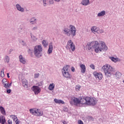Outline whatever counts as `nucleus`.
I'll return each mask as SVG.
<instances>
[{
  "label": "nucleus",
  "instance_id": "obj_1",
  "mask_svg": "<svg viewBox=\"0 0 124 124\" xmlns=\"http://www.w3.org/2000/svg\"><path fill=\"white\" fill-rule=\"evenodd\" d=\"M86 47L88 50H91V49L93 48L95 53H99L102 50L103 51H107L108 49V47L103 41H100L99 43L97 41H93L88 45Z\"/></svg>",
  "mask_w": 124,
  "mask_h": 124
},
{
  "label": "nucleus",
  "instance_id": "obj_2",
  "mask_svg": "<svg viewBox=\"0 0 124 124\" xmlns=\"http://www.w3.org/2000/svg\"><path fill=\"white\" fill-rule=\"evenodd\" d=\"M76 27L73 25H70V30L67 28L64 29L63 31L64 34L67 36H75L76 35Z\"/></svg>",
  "mask_w": 124,
  "mask_h": 124
},
{
  "label": "nucleus",
  "instance_id": "obj_3",
  "mask_svg": "<svg viewBox=\"0 0 124 124\" xmlns=\"http://www.w3.org/2000/svg\"><path fill=\"white\" fill-rule=\"evenodd\" d=\"M102 69L107 77H110L113 71V67L109 64H106L102 67Z\"/></svg>",
  "mask_w": 124,
  "mask_h": 124
},
{
  "label": "nucleus",
  "instance_id": "obj_4",
  "mask_svg": "<svg viewBox=\"0 0 124 124\" xmlns=\"http://www.w3.org/2000/svg\"><path fill=\"white\" fill-rule=\"evenodd\" d=\"M42 46L41 45L36 46L34 48V54L37 58L42 56Z\"/></svg>",
  "mask_w": 124,
  "mask_h": 124
},
{
  "label": "nucleus",
  "instance_id": "obj_5",
  "mask_svg": "<svg viewBox=\"0 0 124 124\" xmlns=\"http://www.w3.org/2000/svg\"><path fill=\"white\" fill-rule=\"evenodd\" d=\"M69 68V65L65 66L62 69V75L65 78H68V79H70L72 76L68 72V69Z\"/></svg>",
  "mask_w": 124,
  "mask_h": 124
},
{
  "label": "nucleus",
  "instance_id": "obj_6",
  "mask_svg": "<svg viewBox=\"0 0 124 124\" xmlns=\"http://www.w3.org/2000/svg\"><path fill=\"white\" fill-rule=\"evenodd\" d=\"M30 113L34 116H36L37 117H40L43 115V111H42L39 109L37 108H31L29 110Z\"/></svg>",
  "mask_w": 124,
  "mask_h": 124
},
{
  "label": "nucleus",
  "instance_id": "obj_7",
  "mask_svg": "<svg viewBox=\"0 0 124 124\" xmlns=\"http://www.w3.org/2000/svg\"><path fill=\"white\" fill-rule=\"evenodd\" d=\"M66 49L69 50L70 51L74 52L76 48L75 47V45L73 43V42L71 40H69L66 46Z\"/></svg>",
  "mask_w": 124,
  "mask_h": 124
},
{
  "label": "nucleus",
  "instance_id": "obj_8",
  "mask_svg": "<svg viewBox=\"0 0 124 124\" xmlns=\"http://www.w3.org/2000/svg\"><path fill=\"white\" fill-rule=\"evenodd\" d=\"M86 105H95L96 101L93 98L90 97H85Z\"/></svg>",
  "mask_w": 124,
  "mask_h": 124
},
{
  "label": "nucleus",
  "instance_id": "obj_9",
  "mask_svg": "<svg viewBox=\"0 0 124 124\" xmlns=\"http://www.w3.org/2000/svg\"><path fill=\"white\" fill-rule=\"evenodd\" d=\"M70 104L71 105H75L76 106H78V105H80V99L75 97H72L71 98Z\"/></svg>",
  "mask_w": 124,
  "mask_h": 124
},
{
  "label": "nucleus",
  "instance_id": "obj_10",
  "mask_svg": "<svg viewBox=\"0 0 124 124\" xmlns=\"http://www.w3.org/2000/svg\"><path fill=\"white\" fill-rule=\"evenodd\" d=\"M16 7L18 11H19V12H21V13H24L25 11H26V12H28L29 10L27 9V8L26 7H23L20 5L19 4H16Z\"/></svg>",
  "mask_w": 124,
  "mask_h": 124
},
{
  "label": "nucleus",
  "instance_id": "obj_11",
  "mask_svg": "<svg viewBox=\"0 0 124 124\" xmlns=\"http://www.w3.org/2000/svg\"><path fill=\"white\" fill-rule=\"evenodd\" d=\"M93 75L96 79H98V80H102L103 78V74L100 72H94Z\"/></svg>",
  "mask_w": 124,
  "mask_h": 124
},
{
  "label": "nucleus",
  "instance_id": "obj_12",
  "mask_svg": "<svg viewBox=\"0 0 124 124\" xmlns=\"http://www.w3.org/2000/svg\"><path fill=\"white\" fill-rule=\"evenodd\" d=\"M31 90L35 94H38L41 92V88L37 86H33Z\"/></svg>",
  "mask_w": 124,
  "mask_h": 124
},
{
  "label": "nucleus",
  "instance_id": "obj_13",
  "mask_svg": "<svg viewBox=\"0 0 124 124\" xmlns=\"http://www.w3.org/2000/svg\"><path fill=\"white\" fill-rule=\"evenodd\" d=\"M79 104H82V105H87L85 97H80L79 98Z\"/></svg>",
  "mask_w": 124,
  "mask_h": 124
},
{
  "label": "nucleus",
  "instance_id": "obj_14",
  "mask_svg": "<svg viewBox=\"0 0 124 124\" xmlns=\"http://www.w3.org/2000/svg\"><path fill=\"white\" fill-rule=\"evenodd\" d=\"M80 67L81 73H85V72H86V65H85V64H80Z\"/></svg>",
  "mask_w": 124,
  "mask_h": 124
},
{
  "label": "nucleus",
  "instance_id": "obj_15",
  "mask_svg": "<svg viewBox=\"0 0 124 124\" xmlns=\"http://www.w3.org/2000/svg\"><path fill=\"white\" fill-rule=\"evenodd\" d=\"M6 123V120H5V117L3 115H0V124H5Z\"/></svg>",
  "mask_w": 124,
  "mask_h": 124
},
{
  "label": "nucleus",
  "instance_id": "obj_16",
  "mask_svg": "<svg viewBox=\"0 0 124 124\" xmlns=\"http://www.w3.org/2000/svg\"><path fill=\"white\" fill-rule=\"evenodd\" d=\"M98 31V27H96V26H93L91 28V31L93 32V33H97Z\"/></svg>",
  "mask_w": 124,
  "mask_h": 124
},
{
  "label": "nucleus",
  "instance_id": "obj_17",
  "mask_svg": "<svg viewBox=\"0 0 124 124\" xmlns=\"http://www.w3.org/2000/svg\"><path fill=\"white\" fill-rule=\"evenodd\" d=\"M19 61L22 63H23L25 64L26 63V59H25V58L23 57V56L22 55H20L19 57Z\"/></svg>",
  "mask_w": 124,
  "mask_h": 124
},
{
  "label": "nucleus",
  "instance_id": "obj_18",
  "mask_svg": "<svg viewBox=\"0 0 124 124\" xmlns=\"http://www.w3.org/2000/svg\"><path fill=\"white\" fill-rule=\"evenodd\" d=\"M81 4H82V5H84L85 6L89 5V4H90V0H82Z\"/></svg>",
  "mask_w": 124,
  "mask_h": 124
},
{
  "label": "nucleus",
  "instance_id": "obj_19",
  "mask_svg": "<svg viewBox=\"0 0 124 124\" xmlns=\"http://www.w3.org/2000/svg\"><path fill=\"white\" fill-rule=\"evenodd\" d=\"M54 101L55 103H57L58 104H64V101L62 100L54 99Z\"/></svg>",
  "mask_w": 124,
  "mask_h": 124
},
{
  "label": "nucleus",
  "instance_id": "obj_20",
  "mask_svg": "<svg viewBox=\"0 0 124 124\" xmlns=\"http://www.w3.org/2000/svg\"><path fill=\"white\" fill-rule=\"evenodd\" d=\"M52 52H53V43H51L49 44V46L47 53L51 54Z\"/></svg>",
  "mask_w": 124,
  "mask_h": 124
},
{
  "label": "nucleus",
  "instance_id": "obj_21",
  "mask_svg": "<svg viewBox=\"0 0 124 124\" xmlns=\"http://www.w3.org/2000/svg\"><path fill=\"white\" fill-rule=\"evenodd\" d=\"M22 86H23V87H26V86H28V85H29V82L26 78H24L22 79Z\"/></svg>",
  "mask_w": 124,
  "mask_h": 124
},
{
  "label": "nucleus",
  "instance_id": "obj_22",
  "mask_svg": "<svg viewBox=\"0 0 124 124\" xmlns=\"http://www.w3.org/2000/svg\"><path fill=\"white\" fill-rule=\"evenodd\" d=\"M109 59L114 62H121V60L118 58H115L113 57H109Z\"/></svg>",
  "mask_w": 124,
  "mask_h": 124
},
{
  "label": "nucleus",
  "instance_id": "obj_23",
  "mask_svg": "<svg viewBox=\"0 0 124 124\" xmlns=\"http://www.w3.org/2000/svg\"><path fill=\"white\" fill-rule=\"evenodd\" d=\"M54 89H55V84L54 83H51L49 85L48 90H49V91H53V90Z\"/></svg>",
  "mask_w": 124,
  "mask_h": 124
},
{
  "label": "nucleus",
  "instance_id": "obj_24",
  "mask_svg": "<svg viewBox=\"0 0 124 124\" xmlns=\"http://www.w3.org/2000/svg\"><path fill=\"white\" fill-rule=\"evenodd\" d=\"M0 111L1 112L2 115H6L5 113V109H4V108L2 107H0Z\"/></svg>",
  "mask_w": 124,
  "mask_h": 124
},
{
  "label": "nucleus",
  "instance_id": "obj_25",
  "mask_svg": "<svg viewBox=\"0 0 124 124\" xmlns=\"http://www.w3.org/2000/svg\"><path fill=\"white\" fill-rule=\"evenodd\" d=\"M122 74L120 72H117L115 74V77L116 78H120L121 77H122Z\"/></svg>",
  "mask_w": 124,
  "mask_h": 124
},
{
  "label": "nucleus",
  "instance_id": "obj_26",
  "mask_svg": "<svg viewBox=\"0 0 124 124\" xmlns=\"http://www.w3.org/2000/svg\"><path fill=\"white\" fill-rule=\"evenodd\" d=\"M106 14V12H105V11H102L100 13H99L98 14L97 16H104V15H105Z\"/></svg>",
  "mask_w": 124,
  "mask_h": 124
},
{
  "label": "nucleus",
  "instance_id": "obj_27",
  "mask_svg": "<svg viewBox=\"0 0 124 124\" xmlns=\"http://www.w3.org/2000/svg\"><path fill=\"white\" fill-rule=\"evenodd\" d=\"M43 3L44 6H46L49 3V0H43Z\"/></svg>",
  "mask_w": 124,
  "mask_h": 124
},
{
  "label": "nucleus",
  "instance_id": "obj_28",
  "mask_svg": "<svg viewBox=\"0 0 124 124\" xmlns=\"http://www.w3.org/2000/svg\"><path fill=\"white\" fill-rule=\"evenodd\" d=\"M10 117L13 119L14 122H15V121H16V120H18V118L17 117V116H16V115H12L10 116Z\"/></svg>",
  "mask_w": 124,
  "mask_h": 124
},
{
  "label": "nucleus",
  "instance_id": "obj_29",
  "mask_svg": "<svg viewBox=\"0 0 124 124\" xmlns=\"http://www.w3.org/2000/svg\"><path fill=\"white\" fill-rule=\"evenodd\" d=\"M31 38L32 40H33V41H36V40H37V38H36V37L32 34H31Z\"/></svg>",
  "mask_w": 124,
  "mask_h": 124
},
{
  "label": "nucleus",
  "instance_id": "obj_30",
  "mask_svg": "<svg viewBox=\"0 0 124 124\" xmlns=\"http://www.w3.org/2000/svg\"><path fill=\"white\" fill-rule=\"evenodd\" d=\"M9 61H10L9 57L8 56H6L4 60L5 62L8 63L9 62Z\"/></svg>",
  "mask_w": 124,
  "mask_h": 124
},
{
  "label": "nucleus",
  "instance_id": "obj_31",
  "mask_svg": "<svg viewBox=\"0 0 124 124\" xmlns=\"http://www.w3.org/2000/svg\"><path fill=\"white\" fill-rule=\"evenodd\" d=\"M2 83L3 85H4V84L8 83V81H7V79H6V78H3L2 79Z\"/></svg>",
  "mask_w": 124,
  "mask_h": 124
},
{
  "label": "nucleus",
  "instance_id": "obj_32",
  "mask_svg": "<svg viewBox=\"0 0 124 124\" xmlns=\"http://www.w3.org/2000/svg\"><path fill=\"white\" fill-rule=\"evenodd\" d=\"M103 32H104V31H103L102 29H99V28H98V30L97 32V33H103Z\"/></svg>",
  "mask_w": 124,
  "mask_h": 124
},
{
  "label": "nucleus",
  "instance_id": "obj_33",
  "mask_svg": "<svg viewBox=\"0 0 124 124\" xmlns=\"http://www.w3.org/2000/svg\"><path fill=\"white\" fill-rule=\"evenodd\" d=\"M42 44H43V46H44V47H47V42H46V41L43 40L42 41Z\"/></svg>",
  "mask_w": 124,
  "mask_h": 124
},
{
  "label": "nucleus",
  "instance_id": "obj_34",
  "mask_svg": "<svg viewBox=\"0 0 124 124\" xmlns=\"http://www.w3.org/2000/svg\"><path fill=\"white\" fill-rule=\"evenodd\" d=\"M0 76L2 78L4 77V70L3 69L2 71H1Z\"/></svg>",
  "mask_w": 124,
  "mask_h": 124
},
{
  "label": "nucleus",
  "instance_id": "obj_35",
  "mask_svg": "<svg viewBox=\"0 0 124 124\" xmlns=\"http://www.w3.org/2000/svg\"><path fill=\"white\" fill-rule=\"evenodd\" d=\"M3 85V87L4 88H5V89H8V88H9V86L8 85V82H7V83H5Z\"/></svg>",
  "mask_w": 124,
  "mask_h": 124
},
{
  "label": "nucleus",
  "instance_id": "obj_36",
  "mask_svg": "<svg viewBox=\"0 0 124 124\" xmlns=\"http://www.w3.org/2000/svg\"><path fill=\"white\" fill-rule=\"evenodd\" d=\"M39 77V73L34 74V78H38Z\"/></svg>",
  "mask_w": 124,
  "mask_h": 124
},
{
  "label": "nucleus",
  "instance_id": "obj_37",
  "mask_svg": "<svg viewBox=\"0 0 124 124\" xmlns=\"http://www.w3.org/2000/svg\"><path fill=\"white\" fill-rule=\"evenodd\" d=\"M78 124H84V123L83 122V121H82V120H78Z\"/></svg>",
  "mask_w": 124,
  "mask_h": 124
},
{
  "label": "nucleus",
  "instance_id": "obj_38",
  "mask_svg": "<svg viewBox=\"0 0 124 124\" xmlns=\"http://www.w3.org/2000/svg\"><path fill=\"white\" fill-rule=\"evenodd\" d=\"M90 67L91 68H92V69H95V67H94V65L93 64H91L90 65Z\"/></svg>",
  "mask_w": 124,
  "mask_h": 124
},
{
  "label": "nucleus",
  "instance_id": "obj_39",
  "mask_svg": "<svg viewBox=\"0 0 124 124\" xmlns=\"http://www.w3.org/2000/svg\"><path fill=\"white\" fill-rule=\"evenodd\" d=\"M48 2H49L50 4H53V3H54L53 0H48Z\"/></svg>",
  "mask_w": 124,
  "mask_h": 124
},
{
  "label": "nucleus",
  "instance_id": "obj_40",
  "mask_svg": "<svg viewBox=\"0 0 124 124\" xmlns=\"http://www.w3.org/2000/svg\"><path fill=\"white\" fill-rule=\"evenodd\" d=\"M35 18H32L31 20V23H32V22H35Z\"/></svg>",
  "mask_w": 124,
  "mask_h": 124
},
{
  "label": "nucleus",
  "instance_id": "obj_41",
  "mask_svg": "<svg viewBox=\"0 0 124 124\" xmlns=\"http://www.w3.org/2000/svg\"><path fill=\"white\" fill-rule=\"evenodd\" d=\"M12 124V121L9 120L8 121V124Z\"/></svg>",
  "mask_w": 124,
  "mask_h": 124
},
{
  "label": "nucleus",
  "instance_id": "obj_42",
  "mask_svg": "<svg viewBox=\"0 0 124 124\" xmlns=\"http://www.w3.org/2000/svg\"><path fill=\"white\" fill-rule=\"evenodd\" d=\"M7 93H11V90H10V89H7Z\"/></svg>",
  "mask_w": 124,
  "mask_h": 124
},
{
  "label": "nucleus",
  "instance_id": "obj_43",
  "mask_svg": "<svg viewBox=\"0 0 124 124\" xmlns=\"http://www.w3.org/2000/svg\"><path fill=\"white\" fill-rule=\"evenodd\" d=\"M71 70L73 72H74L75 71V68L74 67H72Z\"/></svg>",
  "mask_w": 124,
  "mask_h": 124
},
{
  "label": "nucleus",
  "instance_id": "obj_44",
  "mask_svg": "<svg viewBox=\"0 0 124 124\" xmlns=\"http://www.w3.org/2000/svg\"><path fill=\"white\" fill-rule=\"evenodd\" d=\"M16 124H20V121H18L17 120L16 121Z\"/></svg>",
  "mask_w": 124,
  "mask_h": 124
},
{
  "label": "nucleus",
  "instance_id": "obj_45",
  "mask_svg": "<svg viewBox=\"0 0 124 124\" xmlns=\"http://www.w3.org/2000/svg\"><path fill=\"white\" fill-rule=\"evenodd\" d=\"M12 85V82L10 83V84L8 82L9 88H10V87H11Z\"/></svg>",
  "mask_w": 124,
  "mask_h": 124
},
{
  "label": "nucleus",
  "instance_id": "obj_46",
  "mask_svg": "<svg viewBox=\"0 0 124 124\" xmlns=\"http://www.w3.org/2000/svg\"><path fill=\"white\" fill-rule=\"evenodd\" d=\"M36 30H37V27H34L32 28V31H35Z\"/></svg>",
  "mask_w": 124,
  "mask_h": 124
},
{
  "label": "nucleus",
  "instance_id": "obj_47",
  "mask_svg": "<svg viewBox=\"0 0 124 124\" xmlns=\"http://www.w3.org/2000/svg\"><path fill=\"white\" fill-rule=\"evenodd\" d=\"M55 1H56V2H60L61 1V0H54Z\"/></svg>",
  "mask_w": 124,
  "mask_h": 124
},
{
  "label": "nucleus",
  "instance_id": "obj_48",
  "mask_svg": "<svg viewBox=\"0 0 124 124\" xmlns=\"http://www.w3.org/2000/svg\"><path fill=\"white\" fill-rule=\"evenodd\" d=\"M7 76L8 78H10V77L9 76V73L7 74Z\"/></svg>",
  "mask_w": 124,
  "mask_h": 124
},
{
  "label": "nucleus",
  "instance_id": "obj_49",
  "mask_svg": "<svg viewBox=\"0 0 124 124\" xmlns=\"http://www.w3.org/2000/svg\"><path fill=\"white\" fill-rule=\"evenodd\" d=\"M40 84H38V86H42V82H40Z\"/></svg>",
  "mask_w": 124,
  "mask_h": 124
},
{
  "label": "nucleus",
  "instance_id": "obj_50",
  "mask_svg": "<svg viewBox=\"0 0 124 124\" xmlns=\"http://www.w3.org/2000/svg\"><path fill=\"white\" fill-rule=\"evenodd\" d=\"M62 123L63 124H66V122L65 121L63 122Z\"/></svg>",
  "mask_w": 124,
  "mask_h": 124
},
{
  "label": "nucleus",
  "instance_id": "obj_51",
  "mask_svg": "<svg viewBox=\"0 0 124 124\" xmlns=\"http://www.w3.org/2000/svg\"><path fill=\"white\" fill-rule=\"evenodd\" d=\"M12 51H13V50L10 49V52H12Z\"/></svg>",
  "mask_w": 124,
  "mask_h": 124
}]
</instances>
